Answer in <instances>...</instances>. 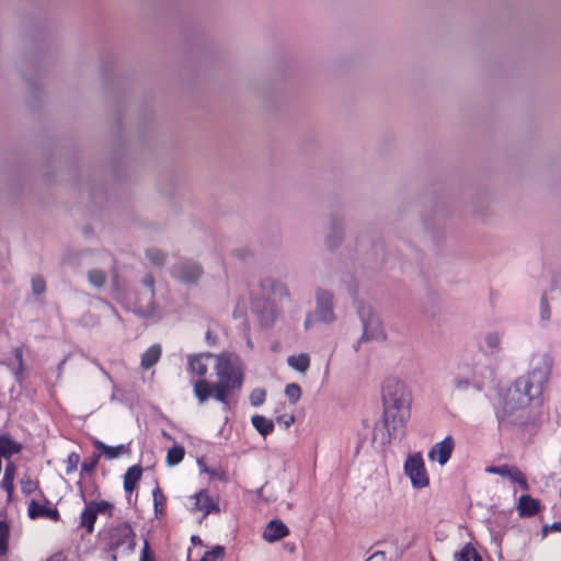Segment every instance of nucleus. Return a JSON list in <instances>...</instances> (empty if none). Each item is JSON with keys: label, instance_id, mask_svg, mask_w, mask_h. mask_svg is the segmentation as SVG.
<instances>
[{"label": "nucleus", "instance_id": "56", "mask_svg": "<svg viewBox=\"0 0 561 561\" xmlns=\"http://www.w3.org/2000/svg\"><path fill=\"white\" fill-rule=\"evenodd\" d=\"M197 539H198V537H196V536H192V541H193V542H197Z\"/></svg>", "mask_w": 561, "mask_h": 561}, {"label": "nucleus", "instance_id": "52", "mask_svg": "<svg viewBox=\"0 0 561 561\" xmlns=\"http://www.w3.org/2000/svg\"><path fill=\"white\" fill-rule=\"evenodd\" d=\"M550 525H545L541 529L542 537H547L548 533L551 531L549 528Z\"/></svg>", "mask_w": 561, "mask_h": 561}, {"label": "nucleus", "instance_id": "40", "mask_svg": "<svg viewBox=\"0 0 561 561\" xmlns=\"http://www.w3.org/2000/svg\"><path fill=\"white\" fill-rule=\"evenodd\" d=\"M80 462V456L77 453H70L67 457L66 463V473L70 474L75 472L78 468V465Z\"/></svg>", "mask_w": 561, "mask_h": 561}, {"label": "nucleus", "instance_id": "53", "mask_svg": "<svg viewBox=\"0 0 561 561\" xmlns=\"http://www.w3.org/2000/svg\"><path fill=\"white\" fill-rule=\"evenodd\" d=\"M49 561H61V554L59 553V554H55V556H53V557L49 559Z\"/></svg>", "mask_w": 561, "mask_h": 561}, {"label": "nucleus", "instance_id": "21", "mask_svg": "<svg viewBox=\"0 0 561 561\" xmlns=\"http://www.w3.org/2000/svg\"><path fill=\"white\" fill-rule=\"evenodd\" d=\"M96 517L98 514L92 507V505L90 503H87L85 507L83 508L80 515V526L85 528L88 534H92L94 530Z\"/></svg>", "mask_w": 561, "mask_h": 561}, {"label": "nucleus", "instance_id": "2", "mask_svg": "<svg viewBox=\"0 0 561 561\" xmlns=\"http://www.w3.org/2000/svg\"><path fill=\"white\" fill-rule=\"evenodd\" d=\"M382 424L387 430L388 443L401 439L410 417L411 393L408 386L396 378L386 380L382 387Z\"/></svg>", "mask_w": 561, "mask_h": 561}, {"label": "nucleus", "instance_id": "54", "mask_svg": "<svg viewBox=\"0 0 561 561\" xmlns=\"http://www.w3.org/2000/svg\"><path fill=\"white\" fill-rule=\"evenodd\" d=\"M309 325H310V319H309V317H308V318L306 319V321H305V327H306V329H308V328H309Z\"/></svg>", "mask_w": 561, "mask_h": 561}, {"label": "nucleus", "instance_id": "5", "mask_svg": "<svg viewBox=\"0 0 561 561\" xmlns=\"http://www.w3.org/2000/svg\"><path fill=\"white\" fill-rule=\"evenodd\" d=\"M136 548V534L129 523L124 522L108 529L107 551L111 561H117L118 553H133Z\"/></svg>", "mask_w": 561, "mask_h": 561}, {"label": "nucleus", "instance_id": "46", "mask_svg": "<svg viewBox=\"0 0 561 561\" xmlns=\"http://www.w3.org/2000/svg\"><path fill=\"white\" fill-rule=\"evenodd\" d=\"M276 422L279 424V425H283L284 428H289L294 422H295V416L294 414H282V415H278L276 417Z\"/></svg>", "mask_w": 561, "mask_h": 561}, {"label": "nucleus", "instance_id": "9", "mask_svg": "<svg viewBox=\"0 0 561 561\" xmlns=\"http://www.w3.org/2000/svg\"><path fill=\"white\" fill-rule=\"evenodd\" d=\"M174 275L186 284H194L203 274L202 266L193 261H181L173 266Z\"/></svg>", "mask_w": 561, "mask_h": 561}, {"label": "nucleus", "instance_id": "22", "mask_svg": "<svg viewBox=\"0 0 561 561\" xmlns=\"http://www.w3.org/2000/svg\"><path fill=\"white\" fill-rule=\"evenodd\" d=\"M93 446L101 450L107 459H115L119 455L127 453L128 448L125 445L107 446L101 440L94 439Z\"/></svg>", "mask_w": 561, "mask_h": 561}, {"label": "nucleus", "instance_id": "51", "mask_svg": "<svg viewBox=\"0 0 561 561\" xmlns=\"http://www.w3.org/2000/svg\"><path fill=\"white\" fill-rule=\"evenodd\" d=\"M550 530L552 531H560L561 533V522H554L549 526Z\"/></svg>", "mask_w": 561, "mask_h": 561}, {"label": "nucleus", "instance_id": "36", "mask_svg": "<svg viewBox=\"0 0 561 561\" xmlns=\"http://www.w3.org/2000/svg\"><path fill=\"white\" fill-rule=\"evenodd\" d=\"M285 394L290 403L296 404L301 397V388L298 383H288L285 388Z\"/></svg>", "mask_w": 561, "mask_h": 561}, {"label": "nucleus", "instance_id": "32", "mask_svg": "<svg viewBox=\"0 0 561 561\" xmlns=\"http://www.w3.org/2000/svg\"><path fill=\"white\" fill-rule=\"evenodd\" d=\"M146 256L156 266H162L167 257L165 253L157 248L147 249Z\"/></svg>", "mask_w": 561, "mask_h": 561}, {"label": "nucleus", "instance_id": "25", "mask_svg": "<svg viewBox=\"0 0 561 561\" xmlns=\"http://www.w3.org/2000/svg\"><path fill=\"white\" fill-rule=\"evenodd\" d=\"M455 558L457 561H483L471 543H466L459 552L455 553Z\"/></svg>", "mask_w": 561, "mask_h": 561}, {"label": "nucleus", "instance_id": "58", "mask_svg": "<svg viewBox=\"0 0 561 561\" xmlns=\"http://www.w3.org/2000/svg\"><path fill=\"white\" fill-rule=\"evenodd\" d=\"M377 431V427H374V432ZM374 439H376V433H374Z\"/></svg>", "mask_w": 561, "mask_h": 561}, {"label": "nucleus", "instance_id": "28", "mask_svg": "<svg viewBox=\"0 0 561 561\" xmlns=\"http://www.w3.org/2000/svg\"><path fill=\"white\" fill-rule=\"evenodd\" d=\"M107 279L106 272L99 268H93L88 272V280L90 284L96 288H101L105 285Z\"/></svg>", "mask_w": 561, "mask_h": 561}, {"label": "nucleus", "instance_id": "44", "mask_svg": "<svg viewBox=\"0 0 561 561\" xmlns=\"http://www.w3.org/2000/svg\"><path fill=\"white\" fill-rule=\"evenodd\" d=\"M514 473H515V477H512V481L517 482L518 485L524 491H528L529 490V484L527 482V479H526L525 474L519 469H518V471H514Z\"/></svg>", "mask_w": 561, "mask_h": 561}, {"label": "nucleus", "instance_id": "30", "mask_svg": "<svg viewBox=\"0 0 561 561\" xmlns=\"http://www.w3.org/2000/svg\"><path fill=\"white\" fill-rule=\"evenodd\" d=\"M486 472L499 474L501 477L510 478L512 480V477H515L514 471H518V468L516 467H510L508 465H502V466H489L486 467Z\"/></svg>", "mask_w": 561, "mask_h": 561}, {"label": "nucleus", "instance_id": "42", "mask_svg": "<svg viewBox=\"0 0 561 561\" xmlns=\"http://www.w3.org/2000/svg\"><path fill=\"white\" fill-rule=\"evenodd\" d=\"M551 311L548 302L547 295L543 294L540 298V318L542 321H548L550 319Z\"/></svg>", "mask_w": 561, "mask_h": 561}, {"label": "nucleus", "instance_id": "11", "mask_svg": "<svg viewBox=\"0 0 561 561\" xmlns=\"http://www.w3.org/2000/svg\"><path fill=\"white\" fill-rule=\"evenodd\" d=\"M288 534L289 529L282 520L273 519L266 525L263 531V538L267 542H274L286 537Z\"/></svg>", "mask_w": 561, "mask_h": 561}, {"label": "nucleus", "instance_id": "12", "mask_svg": "<svg viewBox=\"0 0 561 561\" xmlns=\"http://www.w3.org/2000/svg\"><path fill=\"white\" fill-rule=\"evenodd\" d=\"M517 511L520 517H533L540 511V501L523 494L518 500Z\"/></svg>", "mask_w": 561, "mask_h": 561}, {"label": "nucleus", "instance_id": "31", "mask_svg": "<svg viewBox=\"0 0 561 561\" xmlns=\"http://www.w3.org/2000/svg\"><path fill=\"white\" fill-rule=\"evenodd\" d=\"M10 538V528L9 525L0 520V557H3L8 553V542Z\"/></svg>", "mask_w": 561, "mask_h": 561}, {"label": "nucleus", "instance_id": "17", "mask_svg": "<svg viewBox=\"0 0 561 561\" xmlns=\"http://www.w3.org/2000/svg\"><path fill=\"white\" fill-rule=\"evenodd\" d=\"M343 240V224L339 218H332L331 232L325 238L327 247L331 250L337 248Z\"/></svg>", "mask_w": 561, "mask_h": 561}, {"label": "nucleus", "instance_id": "26", "mask_svg": "<svg viewBox=\"0 0 561 561\" xmlns=\"http://www.w3.org/2000/svg\"><path fill=\"white\" fill-rule=\"evenodd\" d=\"M256 311L260 316V321H261L262 325H264V327L273 325V323L275 321V311H274V306L270 301H264L262 310L256 309Z\"/></svg>", "mask_w": 561, "mask_h": 561}, {"label": "nucleus", "instance_id": "14", "mask_svg": "<svg viewBox=\"0 0 561 561\" xmlns=\"http://www.w3.org/2000/svg\"><path fill=\"white\" fill-rule=\"evenodd\" d=\"M194 510L208 515L213 511L219 512L218 505L213 501L208 493L204 490L194 495Z\"/></svg>", "mask_w": 561, "mask_h": 561}, {"label": "nucleus", "instance_id": "6", "mask_svg": "<svg viewBox=\"0 0 561 561\" xmlns=\"http://www.w3.org/2000/svg\"><path fill=\"white\" fill-rule=\"evenodd\" d=\"M358 316L363 324V334L359 342L383 341L386 339L381 321L369 306L360 305Z\"/></svg>", "mask_w": 561, "mask_h": 561}, {"label": "nucleus", "instance_id": "10", "mask_svg": "<svg viewBox=\"0 0 561 561\" xmlns=\"http://www.w3.org/2000/svg\"><path fill=\"white\" fill-rule=\"evenodd\" d=\"M454 448V438L451 436H446L442 442L432 447L428 453V458L437 460V462L443 466L450 459Z\"/></svg>", "mask_w": 561, "mask_h": 561}, {"label": "nucleus", "instance_id": "20", "mask_svg": "<svg viewBox=\"0 0 561 561\" xmlns=\"http://www.w3.org/2000/svg\"><path fill=\"white\" fill-rule=\"evenodd\" d=\"M15 470H16L15 466L12 462H9L5 466L4 474H3V478L1 481V486L7 492L8 502H11L12 496H13V491H14L13 481H14V477H15Z\"/></svg>", "mask_w": 561, "mask_h": 561}, {"label": "nucleus", "instance_id": "8", "mask_svg": "<svg viewBox=\"0 0 561 561\" xmlns=\"http://www.w3.org/2000/svg\"><path fill=\"white\" fill-rule=\"evenodd\" d=\"M316 317L319 321L330 323L334 320V311H333V294L324 290L317 289L316 291Z\"/></svg>", "mask_w": 561, "mask_h": 561}, {"label": "nucleus", "instance_id": "7", "mask_svg": "<svg viewBox=\"0 0 561 561\" xmlns=\"http://www.w3.org/2000/svg\"><path fill=\"white\" fill-rule=\"evenodd\" d=\"M403 469L414 489L428 486L430 478L421 453L409 454Z\"/></svg>", "mask_w": 561, "mask_h": 561}, {"label": "nucleus", "instance_id": "37", "mask_svg": "<svg viewBox=\"0 0 561 561\" xmlns=\"http://www.w3.org/2000/svg\"><path fill=\"white\" fill-rule=\"evenodd\" d=\"M266 391L263 388H255L250 393V402L253 407H260L264 403Z\"/></svg>", "mask_w": 561, "mask_h": 561}, {"label": "nucleus", "instance_id": "35", "mask_svg": "<svg viewBox=\"0 0 561 561\" xmlns=\"http://www.w3.org/2000/svg\"><path fill=\"white\" fill-rule=\"evenodd\" d=\"M32 294L42 297L46 293V282L41 275L32 277Z\"/></svg>", "mask_w": 561, "mask_h": 561}, {"label": "nucleus", "instance_id": "49", "mask_svg": "<svg viewBox=\"0 0 561 561\" xmlns=\"http://www.w3.org/2000/svg\"><path fill=\"white\" fill-rule=\"evenodd\" d=\"M140 561H153L149 554V543L145 540L144 549L141 551Z\"/></svg>", "mask_w": 561, "mask_h": 561}, {"label": "nucleus", "instance_id": "39", "mask_svg": "<svg viewBox=\"0 0 561 561\" xmlns=\"http://www.w3.org/2000/svg\"><path fill=\"white\" fill-rule=\"evenodd\" d=\"M90 504L92 505V507L94 508L96 514L107 513L108 516H112V511H113V507H114L112 503L103 500V501H100V502L91 501Z\"/></svg>", "mask_w": 561, "mask_h": 561}, {"label": "nucleus", "instance_id": "24", "mask_svg": "<svg viewBox=\"0 0 561 561\" xmlns=\"http://www.w3.org/2000/svg\"><path fill=\"white\" fill-rule=\"evenodd\" d=\"M287 364L293 369L305 374L310 367V357L305 353L291 355L287 358Z\"/></svg>", "mask_w": 561, "mask_h": 561}, {"label": "nucleus", "instance_id": "19", "mask_svg": "<svg viewBox=\"0 0 561 561\" xmlns=\"http://www.w3.org/2000/svg\"><path fill=\"white\" fill-rule=\"evenodd\" d=\"M142 468L138 465L129 467L124 476V489L126 492H133L141 479Z\"/></svg>", "mask_w": 561, "mask_h": 561}, {"label": "nucleus", "instance_id": "34", "mask_svg": "<svg viewBox=\"0 0 561 561\" xmlns=\"http://www.w3.org/2000/svg\"><path fill=\"white\" fill-rule=\"evenodd\" d=\"M152 495H153L154 514H156V516H159L162 514L163 505L165 503V496L159 486L154 488Z\"/></svg>", "mask_w": 561, "mask_h": 561}, {"label": "nucleus", "instance_id": "13", "mask_svg": "<svg viewBox=\"0 0 561 561\" xmlns=\"http://www.w3.org/2000/svg\"><path fill=\"white\" fill-rule=\"evenodd\" d=\"M28 516L32 519L39 517H46L55 522L60 519L59 512L56 508H48L34 500L28 504Z\"/></svg>", "mask_w": 561, "mask_h": 561}, {"label": "nucleus", "instance_id": "48", "mask_svg": "<svg viewBox=\"0 0 561 561\" xmlns=\"http://www.w3.org/2000/svg\"><path fill=\"white\" fill-rule=\"evenodd\" d=\"M365 561H390L387 558L385 551H376L371 556H369Z\"/></svg>", "mask_w": 561, "mask_h": 561}, {"label": "nucleus", "instance_id": "57", "mask_svg": "<svg viewBox=\"0 0 561 561\" xmlns=\"http://www.w3.org/2000/svg\"><path fill=\"white\" fill-rule=\"evenodd\" d=\"M197 539H198V537H196V536H192V541H193V542H197Z\"/></svg>", "mask_w": 561, "mask_h": 561}, {"label": "nucleus", "instance_id": "4", "mask_svg": "<svg viewBox=\"0 0 561 561\" xmlns=\"http://www.w3.org/2000/svg\"><path fill=\"white\" fill-rule=\"evenodd\" d=\"M533 400L513 386L508 388L496 411L500 427L507 430L514 426H526L530 420L528 407Z\"/></svg>", "mask_w": 561, "mask_h": 561}, {"label": "nucleus", "instance_id": "43", "mask_svg": "<svg viewBox=\"0 0 561 561\" xmlns=\"http://www.w3.org/2000/svg\"><path fill=\"white\" fill-rule=\"evenodd\" d=\"M38 488L37 482L33 481L30 478H25L21 480V490L25 494L33 493Z\"/></svg>", "mask_w": 561, "mask_h": 561}, {"label": "nucleus", "instance_id": "55", "mask_svg": "<svg viewBox=\"0 0 561 561\" xmlns=\"http://www.w3.org/2000/svg\"><path fill=\"white\" fill-rule=\"evenodd\" d=\"M80 495H81L82 500L87 503L85 495H84V492L82 490H80Z\"/></svg>", "mask_w": 561, "mask_h": 561}, {"label": "nucleus", "instance_id": "15", "mask_svg": "<svg viewBox=\"0 0 561 561\" xmlns=\"http://www.w3.org/2000/svg\"><path fill=\"white\" fill-rule=\"evenodd\" d=\"M453 385L456 390H467L470 387L482 390V382L476 377L474 373L468 374V375H457L453 379Z\"/></svg>", "mask_w": 561, "mask_h": 561}, {"label": "nucleus", "instance_id": "47", "mask_svg": "<svg viewBox=\"0 0 561 561\" xmlns=\"http://www.w3.org/2000/svg\"><path fill=\"white\" fill-rule=\"evenodd\" d=\"M141 282L149 289L150 299L152 300L154 297V277L151 274H146Z\"/></svg>", "mask_w": 561, "mask_h": 561}, {"label": "nucleus", "instance_id": "50", "mask_svg": "<svg viewBox=\"0 0 561 561\" xmlns=\"http://www.w3.org/2000/svg\"><path fill=\"white\" fill-rule=\"evenodd\" d=\"M205 339L208 345H214L216 343V336L209 330L206 332Z\"/></svg>", "mask_w": 561, "mask_h": 561}, {"label": "nucleus", "instance_id": "41", "mask_svg": "<svg viewBox=\"0 0 561 561\" xmlns=\"http://www.w3.org/2000/svg\"><path fill=\"white\" fill-rule=\"evenodd\" d=\"M99 459H100V455L93 454V456L90 459H85L81 463V470L87 473H92L99 463Z\"/></svg>", "mask_w": 561, "mask_h": 561}, {"label": "nucleus", "instance_id": "33", "mask_svg": "<svg viewBox=\"0 0 561 561\" xmlns=\"http://www.w3.org/2000/svg\"><path fill=\"white\" fill-rule=\"evenodd\" d=\"M225 554V548L222 546H215L211 550L204 553L201 561H222Z\"/></svg>", "mask_w": 561, "mask_h": 561}, {"label": "nucleus", "instance_id": "1", "mask_svg": "<svg viewBox=\"0 0 561 561\" xmlns=\"http://www.w3.org/2000/svg\"><path fill=\"white\" fill-rule=\"evenodd\" d=\"M188 371L198 376L193 382V391L199 404L214 397L231 409V398L242 389L244 371L241 359L232 353L214 355L205 352L187 356Z\"/></svg>", "mask_w": 561, "mask_h": 561}, {"label": "nucleus", "instance_id": "23", "mask_svg": "<svg viewBox=\"0 0 561 561\" xmlns=\"http://www.w3.org/2000/svg\"><path fill=\"white\" fill-rule=\"evenodd\" d=\"M253 427L263 436L272 434L274 431V422L263 415L255 414L251 419Z\"/></svg>", "mask_w": 561, "mask_h": 561}, {"label": "nucleus", "instance_id": "18", "mask_svg": "<svg viewBox=\"0 0 561 561\" xmlns=\"http://www.w3.org/2000/svg\"><path fill=\"white\" fill-rule=\"evenodd\" d=\"M162 354V348L159 344H153L141 355L140 366L144 369H149L154 366Z\"/></svg>", "mask_w": 561, "mask_h": 561}, {"label": "nucleus", "instance_id": "29", "mask_svg": "<svg viewBox=\"0 0 561 561\" xmlns=\"http://www.w3.org/2000/svg\"><path fill=\"white\" fill-rule=\"evenodd\" d=\"M185 455V450L182 446L175 445L168 450L167 462L169 466H175L180 463Z\"/></svg>", "mask_w": 561, "mask_h": 561}, {"label": "nucleus", "instance_id": "38", "mask_svg": "<svg viewBox=\"0 0 561 561\" xmlns=\"http://www.w3.org/2000/svg\"><path fill=\"white\" fill-rule=\"evenodd\" d=\"M14 357L18 363V368L15 370V379L21 381L23 378L24 365H23V351L21 347H15L13 350Z\"/></svg>", "mask_w": 561, "mask_h": 561}, {"label": "nucleus", "instance_id": "3", "mask_svg": "<svg viewBox=\"0 0 561 561\" xmlns=\"http://www.w3.org/2000/svg\"><path fill=\"white\" fill-rule=\"evenodd\" d=\"M553 367V359L547 353H540L533 356L530 369L526 376L517 378L513 387L531 399H538L542 396L549 381Z\"/></svg>", "mask_w": 561, "mask_h": 561}, {"label": "nucleus", "instance_id": "27", "mask_svg": "<svg viewBox=\"0 0 561 561\" xmlns=\"http://www.w3.org/2000/svg\"><path fill=\"white\" fill-rule=\"evenodd\" d=\"M262 287L268 288L275 295L289 297V291H288L286 285L280 282L274 280L271 278H266L262 282Z\"/></svg>", "mask_w": 561, "mask_h": 561}, {"label": "nucleus", "instance_id": "16", "mask_svg": "<svg viewBox=\"0 0 561 561\" xmlns=\"http://www.w3.org/2000/svg\"><path fill=\"white\" fill-rule=\"evenodd\" d=\"M22 450V445L13 440L9 434L0 435V459H10Z\"/></svg>", "mask_w": 561, "mask_h": 561}, {"label": "nucleus", "instance_id": "45", "mask_svg": "<svg viewBox=\"0 0 561 561\" xmlns=\"http://www.w3.org/2000/svg\"><path fill=\"white\" fill-rule=\"evenodd\" d=\"M485 344L490 350H499L500 336L497 333H489L485 336Z\"/></svg>", "mask_w": 561, "mask_h": 561}]
</instances>
